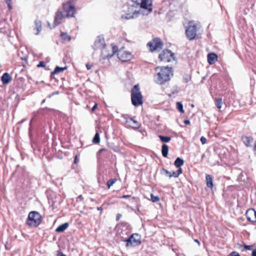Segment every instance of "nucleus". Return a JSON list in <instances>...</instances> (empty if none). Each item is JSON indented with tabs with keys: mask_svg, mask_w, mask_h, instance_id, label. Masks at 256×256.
I'll list each match as a JSON object with an SVG mask.
<instances>
[{
	"mask_svg": "<svg viewBox=\"0 0 256 256\" xmlns=\"http://www.w3.org/2000/svg\"><path fill=\"white\" fill-rule=\"evenodd\" d=\"M118 57L122 62H126L131 59L132 56L130 52L120 50L118 52Z\"/></svg>",
	"mask_w": 256,
	"mask_h": 256,
	"instance_id": "obj_11",
	"label": "nucleus"
},
{
	"mask_svg": "<svg viewBox=\"0 0 256 256\" xmlns=\"http://www.w3.org/2000/svg\"><path fill=\"white\" fill-rule=\"evenodd\" d=\"M194 241L197 242L198 244H200V242H198V240H195Z\"/></svg>",
	"mask_w": 256,
	"mask_h": 256,
	"instance_id": "obj_51",
	"label": "nucleus"
},
{
	"mask_svg": "<svg viewBox=\"0 0 256 256\" xmlns=\"http://www.w3.org/2000/svg\"><path fill=\"white\" fill-rule=\"evenodd\" d=\"M156 72L155 82L160 84H162L170 80V77L173 76L172 67L158 66L156 68Z\"/></svg>",
	"mask_w": 256,
	"mask_h": 256,
	"instance_id": "obj_1",
	"label": "nucleus"
},
{
	"mask_svg": "<svg viewBox=\"0 0 256 256\" xmlns=\"http://www.w3.org/2000/svg\"><path fill=\"white\" fill-rule=\"evenodd\" d=\"M215 104L218 109L221 108L222 105V98H218L216 100Z\"/></svg>",
	"mask_w": 256,
	"mask_h": 256,
	"instance_id": "obj_29",
	"label": "nucleus"
},
{
	"mask_svg": "<svg viewBox=\"0 0 256 256\" xmlns=\"http://www.w3.org/2000/svg\"><path fill=\"white\" fill-rule=\"evenodd\" d=\"M153 0H142L140 4L141 14L143 15H148L150 14L152 10Z\"/></svg>",
	"mask_w": 256,
	"mask_h": 256,
	"instance_id": "obj_5",
	"label": "nucleus"
},
{
	"mask_svg": "<svg viewBox=\"0 0 256 256\" xmlns=\"http://www.w3.org/2000/svg\"><path fill=\"white\" fill-rule=\"evenodd\" d=\"M1 80L4 84H8L12 80V78L8 72H5L3 74L1 78Z\"/></svg>",
	"mask_w": 256,
	"mask_h": 256,
	"instance_id": "obj_17",
	"label": "nucleus"
},
{
	"mask_svg": "<svg viewBox=\"0 0 256 256\" xmlns=\"http://www.w3.org/2000/svg\"><path fill=\"white\" fill-rule=\"evenodd\" d=\"M242 142L246 146H250V144L252 142V138H251L250 137L244 136H242Z\"/></svg>",
	"mask_w": 256,
	"mask_h": 256,
	"instance_id": "obj_22",
	"label": "nucleus"
},
{
	"mask_svg": "<svg viewBox=\"0 0 256 256\" xmlns=\"http://www.w3.org/2000/svg\"><path fill=\"white\" fill-rule=\"evenodd\" d=\"M68 222H66L60 226H59L56 229V231L58 232H64L68 227Z\"/></svg>",
	"mask_w": 256,
	"mask_h": 256,
	"instance_id": "obj_19",
	"label": "nucleus"
},
{
	"mask_svg": "<svg viewBox=\"0 0 256 256\" xmlns=\"http://www.w3.org/2000/svg\"><path fill=\"white\" fill-rule=\"evenodd\" d=\"M176 107L178 110L182 112H184L183 105L180 102H176Z\"/></svg>",
	"mask_w": 256,
	"mask_h": 256,
	"instance_id": "obj_33",
	"label": "nucleus"
},
{
	"mask_svg": "<svg viewBox=\"0 0 256 256\" xmlns=\"http://www.w3.org/2000/svg\"><path fill=\"white\" fill-rule=\"evenodd\" d=\"M35 28L36 29V34H38L42 30L41 22L39 20L35 21Z\"/></svg>",
	"mask_w": 256,
	"mask_h": 256,
	"instance_id": "obj_25",
	"label": "nucleus"
},
{
	"mask_svg": "<svg viewBox=\"0 0 256 256\" xmlns=\"http://www.w3.org/2000/svg\"><path fill=\"white\" fill-rule=\"evenodd\" d=\"M92 65L90 64H86V68H87V70H90V69H91V68H92Z\"/></svg>",
	"mask_w": 256,
	"mask_h": 256,
	"instance_id": "obj_40",
	"label": "nucleus"
},
{
	"mask_svg": "<svg viewBox=\"0 0 256 256\" xmlns=\"http://www.w3.org/2000/svg\"><path fill=\"white\" fill-rule=\"evenodd\" d=\"M41 216L40 214L35 211L31 212L29 213L26 220L28 225L31 226H37L41 222Z\"/></svg>",
	"mask_w": 256,
	"mask_h": 256,
	"instance_id": "obj_4",
	"label": "nucleus"
},
{
	"mask_svg": "<svg viewBox=\"0 0 256 256\" xmlns=\"http://www.w3.org/2000/svg\"><path fill=\"white\" fill-rule=\"evenodd\" d=\"M10 0H6V2L8 4V6L9 7L10 9L12 8L11 6L10 3Z\"/></svg>",
	"mask_w": 256,
	"mask_h": 256,
	"instance_id": "obj_42",
	"label": "nucleus"
},
{
	"mask_svg": "<svg viewBox=\"0 0 256 256\" xmlns=\"http://www.w3.org/2000/svg\"><path fill=\"white\" fill-rule=\"evenodd\" d=\"M100 138L98 133L96 132L93 138L92 142L94 144H98L100 142Z\"/></svg>",
	"mask_w": 256,
	"mask_h": 256,
	"instance_id": "obj_31",
	"label": "nucleus"
},
{
	"mask_svg": "<svg viewBox=\"0 0 256 256\" xmlns=\"http://www.w3.org/2000/svg\"><path fill=\"white\" fill-rule=\"evenodd\" d=\"M182 172L181 168H179L176 171H173L172 172H170L171 178H178L182 173Z\"/></svg>",
	"mask_w": 256,
	"mask_h": 256,
	"instance_id": "obj_26",
	"label": "nucleus"
},
{
	"mask_svg": "<svg viewBox=\"0 0 256 256\" xmlns=\"http://www.w3.org/2000/svg\"><path fill=\"white\" fill-rule=\"evenodd\" d=\"M183 79L185 82H188L191 80V76L190 75L186 74L183 76Z\"/></svg>",
	"mask_w": 256,
	"mask_h": 256,
	"instance_id": "obj_35",
	"label": "nucleus"
},
{
	"mask_svg": "<svg viewBox=\"0 0 256 256\" xmlns=\"http://www.w3.org/2000/svg\"><path fill=\"white\" fill-rule=\"evenodd\" d=\"M218 60V56L214 53H210L208 55V62L210 64H214Z\"/></svg>",
	"mask_w": 256,
	"mask_h": 256,
	"instance_id": "obj_16",
	"label": "nucleus"
},
{
	"mask_svg": "<svg viewBox=\"0 0 256 256\" xmlns=\"http://www.w3.org/2000/svg\"><path fill=\"white\" fill-rule=\"evenodd\" d=\"M228 256H240V255L236 252H232Z\"/></svg>",
	"mask_w": 256,
	"mask_h": 256,
	"instance_id": "obj_36",
	"label": "nucleus"
},
{
	"mask_svg": "<svg viewBox=\"0 0 256 256\" xmlns=\"http://www.w3.org/2000/svg\"><path fill=\"white\" fill-rule=\"evenodd\" d=\"M130 196L129 195H123L122 196V198H128Z\"/></svg>",
	"mask_w": 256,
	"mask_h": 256,
	"instance_id": "obj_47",
	"label": "nucleus"
},
{
	"mask_svg": "<svg viewBox=\"0 0 256 256\" xmlns=\"http://www.w3.org/2000/svg\"><path fill=\"white\" fill-rule=\"evenodd\" d=\"M78 198H82V196H80L78 197Z\"/></svg>",
	"mask_w": 256,
	"mask_h": 256,
	"instance_id": "obj_56",
	"label": "nucleus"
},
{
	"mask_svg": "<svg viewBox=\"0 0 256 256\" xmlns=\"http://www.w3.org/2000/svg\"><path fill=\"white\" fill-rule=\"evenodd\" d=\"M104 150V148H102L99 150V152H102V151Z\"/></svg>",
	"mask_w": 256,
	"mask_h": 256,
	"instance_id": "obj_52",
	"label": "nucleus"
},
{
	"mask_svg": "<svg viewBox=\"0 0 256 256\" xmlns=\"http://www.w3.org/2000/svg\"><path fill=\"white\" fill-rule=\"evenodd\" d=\"M138 2V0H136V2Z\"/></svg>",
	"mask_w": 256,
	"mask_h": 256,
	"instance_id": "obj_57",
	"label": "nucleus"
},
{
	"mask_svg": "<svg viewBox=\"0 0 256 256\" xmlns=\"http://www.w3.org/2000/svg\"><path fill=\"white\" fill-rule=\"evenodd\" d=\"M158 136L163 142H168L171 140V138L170 136H165L162 135H159Z\"/></svg>",
	"mask_w": 256,
	"mask_h": 256,
	"instance_id": "obj_27",
	"label": "nucleus"
},
{
	"mask_svg": "<svg viewBox=\"0 0 256 256\" xmlns=\"http://www.w3.org/2000/svg\"><path fill=\"white\" fill-rule=\"evenodd\" d=\"M52 94H50L49 96V98H50Z\"/></svg>",
	"mask_w": 256,
	"mask_h": 256,
	"instance_id": "obj_55",
	"label": "nucleus"
},
{
	"mask_svg": "<svg viewBox=\"0 0 256 256\" xmlns=\"http://www.w3.org/2000/svg\"><path fill=\"white\" fill-rule=\"evenodd\" d=\"M38 67L40 68V67H45L46 65H45V63L42 61V62H39V64H38Z\"/></svg>",
	"mask_w": 256,
	"mask_h": 256,
	"instance_id": "obj_38",
	"label": "nucleus"
},
{
	"mask_svg": "<svg viewBox=\"0 0 256 256\" xmlns=\"http://www.w3.org/2000/svg\"><path fill=\"white\" fill-rule=\"evenodd\" d=\"M97 210H102V208L101 206H100V207H98V208H97Z\"/></svg>",
	"mask_w": 256,
	"mask_h": 256,
	"instance_id": "obj_50",
	"label": "nucleus"
},
{
	"mask_svg": "<svg viewBox=\"0 0 256 256\" xmlns=\"http://www.w3.org/2000/svg\"><path fill=\"white\" fill-rule=\"evenodd\" d=\"M150 198L151 200L154 202H156L160 200L159 197L154 196L152 194H150Z\"/></svg>",
	"mask_w": 256,
	"mask_h": 256,
	"instance_id": "obj_34",
	"label": "nucleus"
},
{
	"mask_svg": "<svg viewBox=\"0 0 256 256\" xmlns=\"http://www.w3.org/2000/svg\"><path fill=\"white\" fill-rule=\"evenodd\" d=\"M106 44L104 36H97L93 46L94 49H101L102 52L104 49L106 50Z\"/></svg>",
	"mask_w": 256,
	"mask_h": 256,
	"instance_id": "obj_9",
	"label": "nucleus"
},
{
	"mask_svg": "<svg viewBox=\"0 0 256 256\" xmlns=\"http://www.w3.org/2000/svg\"><path fill=\"white\" fill-rule=\"evenodd\" d=\"M63 12L66 17H74L76 12L74 6L68 2L63 5Z\"/></svg>",
	"mask_w": 256,
	"mask_h": 256,
	"instance_id": "obj_7",
	"label": "nucleus"
},
{
	"mask_svg": "<svg viewBox=\"0 0 256 256\" xmlns=\"http://www.w3.org/2000/svg\"><path fill=\"white\" fill-rule=\"evenodd\" d=\"M254 151L255 152V154H256V142H255V144H254Z\"/></svg>",
	"mask_w": 256,
	"mask_h": 256,
	"instance_id": "obj_49",
	"label": "nucleus"
},
{
	"mask_svg": "<svg viewBox=\"0 0 256 256\" xmlns=\"http://www.w3.org/2000/svg\"><path fill=\"white\" fill-rule=\"evenodd\" d=\"M184 164V161L182 159L180 158H177L174 161V164L176 167L180 168V166Z\"/></svg>",
	"mask_w": 256,
	"mask_h": 256,
	"instance_id": "obj_23",
	"label": "nucleus"
},
{
	"mask_svg": "<svg viewBox=\"0 0 256 256\" xmlns=\"http://www.w3.org/2000/svg\"><path fill=\"white\" fill-rule=\"evenodd\" d=\"M252 256H256V248L252 251Z\"/></svg>",
	"mask_w": 256,
	"mask_h": 256,
	"instance_id": "obj_45",
	"label": "nucleus"
},
{
	"mask_svg": "<svg viewBox=\"0 0 256 256\" xmlns=\"http://www.w3.org/2000/svg\"><path fill=\"white\" fill-rule=\"evenodd\" d=\"M141 13H142L141 10H138V12H135L132 14H125L122 15V18H124L126 20L132 19V18H134V15L137 16L138 14H141Z\"/></svg>",
	"mask_w": 256,
	"mask_h": 256,
	"instance_id": "obj_18",
	"label": "nucleus"
},
{
	"mask_svg": "<svg viewBox=\"0 0 256 256\" xmlns=\"http://www.w3.org/2000/svg\"><path fill=\"white\" fill-rule=\"evenodd\" d=\"M60 36L62 39L64 40V41L69 42L71 40L70 36L69 35H68L66 32H62Z\"/></svg>",
	"mask_w": 256,
	"mask_h": 256,
	"instance_id": "obj_28",
	"label": "nucleus"
},
{
	"mask_svg": "<svg viewBox=\"0 0 256 256\" xmlns=\"http://www.w3.org/2000/svg\"><path fill=\"white\" fill-rule=\"evenodd\" d=\"M200 140L202 144H205L206 142V139L204 136H202Z\"/></svg>",
	"mask_w": 256,
	"mask_h": 256,
	"instance_id": "obj_37",
	"label": "nucleus"
},
{
	"mask_svg": "<svg viewBox=\"0 0 256 256\" xmlns=\"http://www.w3.org/2000/svg\"><path fill=\"white\" fill-rule=\"evenodd\" d=\"M118 48L116 46H112V53H108L106 48L104 49L102 52V55L103 59L111 58L115 53L118 52Z\"/></svg>",
	"mask_w": 256,
	"mask_h": 256,
	"instance_id": "obj_12",
	"label": "nucleus"
},
{
	"mask_svg": "<svg viewBox=\"0 0 256 256\" xmlns=\"http://www.w3.org/2000/svg\"><path fill=\"white\" fill-rule=\"evenodd\" d=\"M66 69H67V66L60 67V66H56V67L54 70L52 72V74H57L58 73L62 72L63 71H64V70H66Z\"/></svg>",
	"mask_w": 256,
	"mask_h": 256,
	"instance_id": "obj_24",
	"label": "nucleus"
},
{
	"mask_svg": "<svg viewBox=\"0 0 256 256\" xmlns=\"http://www.w3.org/2000/svg\"><path fill=\"white\" fill-rule=\"evenodd\" d=\"M126 124L132 128H138L139 127L138 122L132 119V118H128L126 120Z\"/></svg>",
	"mask_w": 256,
	"mask_h": 256,
	"instance_id": "obj_15",
	"label": "nucleus"
},
{
	"mask_svg": "<svg viewBox=\"0 0 256 256\" xmlns=\"http://www.w3.org/2000/svg\"><path fill=\"white\" fill-rule=\"evenodd\" d=\"M122 216V215L120 214H118L116 218V220H118L120 217Z\"/></svg>",
	"mask_w": 256,
	"mask_h": 256,
	"instance_id": "obj_46",
	"label": "nucleus"
},
{
	"mask_svg": "<svg viewBox=\"0 0 256 256\" xmlns=\"http://www.w3.org/2000/svg\"><path fill=\"white\" fill-rule=\"evenodd\" d=\"M206 186L210 188L213 187L212 178L210 175L208 174L206 178Z\"/></svg>",
	"mask_w": 256,
	"mask_h": 256,
	"instance_id": "obj_20",
	"label": "nucleus"
},
{
	"mask_svg": "<svg viewBox=\"0 0 256 256\" xmlns=\"http://www.w3.org/2000/svg\"><path fill=\"white\" fill-rule=\"evenodd\" d=\"M97 108V104H94V106L92 107V112H94L95 110Z\"/></svg>",
	"mask_w": 256,
	"mask_h": 256,
	"instance_id": "obj_43",
	"label": "nucleus"
},
{
	"mask_svg": "<svg viewBox=\"0 0 256 256\" xmlns=\"http://www.w3.org/2000/svg\"><path fill=\"white\" fill-rule=\"evenodd\" d=\"M147 46L150 48V51L160 50L162 48V43L160 38L154 39L148 43Z\"/></svg>",
	"mask_w": 256,
	"mask_h": 256,
	"instance_id": "obj_8",
	"label": "nucleus"
},
{
	"mask_svg": "<svg viewBox=\"0 0 256 256\" xmlns=\"http://www.w3.org/2000/svg\"><path fill=\"white\" fill-rule=\"evenodd\" d=\"M117 180L116 178L110 179L107 182V186L108 188H110L116 182Z\"/></svg>",
	"mask_w": 256,
	"mask_h": 256,
	"instance_id": "obj_32",
	"label": "nucleus"
},
{
	"mask_svg": "<svg viewBox=\"0 0 256 256\" xmlns=\"http://www.w3.org/2000/svg\"><path fill=\"white\" fill-rule=\"evenodd\" d=\"M174 54L170 50H164L159 55V58L162 62H168L174 58Z\"/></svg>",
	"mask_w": 256,
	"mask_h": 256,
	"instance_id": "obj_10",
	"label": "nucleus"
},
{
	"mask_svg": "<svg viewBox=\"0 0 256 256\" xmlns=\"http://www.w3.org/2000/svg\"><path fill=\"white\" fill-rule=\"evenodd\" d=\"M131 100L132 104L138 106L142 104V96L140 90L138 85H135L131 91Z\"/></svg>",
	"mask_w": 256,
	"mask_h": 256,
	"instance_id": "obj_2",
	"label": "nucleus"
},
{
	"mask_svg": "<svg viewBox=\"0 0 256 256\" xmlns=\"http://www.w3.org/2000/svg\"><path fill=\"white\" fill-rule=\"evenodd\" d=\"M247 220L252 222H256V212L252 208L248 209L246 214Z\"/></svg>",
	"mask_w": 256,
	"mask_h": 256,
	"instance_id": "obj_13",
	"label": "nucleus"
},
{
	"mask_svg": "<svg viewBox=\"0 0 256 256\" xmlns=\"http://www.w3.org/2000/svg\"><path fill=\"white\" fill-rule=\"evenodd\" d=\"M57 256H66V255L64 254L62 252H58Z\"/></svg>",
	"mask_w": 256,
	"mask_h": 256,
	"instance_id": "obj_41",
	"label": "nucleus"
},
{
	"mask_svg": "<svg viewBox=\"0 0 256 256\" xmlns=\"http://www.w3.org/2000/svg\"><path fill=\"white\" fill-rule=\"evenodd\" d=\"M199 23L190 22L186 30V34L187 38L191 40L195 38L196 36L197 30L200 28Z\"/></svg>",
	"mask_w": 256,
	"mask_h": 256,
	"instance_id": "obj_3",
	"label": "nucleus"
},
{
	"mask_svg": "<svg viewBox=\"0 0 256 256\" xmlns=\"http://www.w3.org/2000/svg\"><path fill=\"white\" fill-rule=\"evenodd\" d=\"M168 146L166 144H164L162 147V156L164 158H166L168 156Z\"/></svg>",
	"mask_w": 256,
	"mask_h": 256,
	"instance_id": "obj_21",
	"label": "nucleus"
},
{
	"mask_svg": "<svg viewBox=\"0 0 256 256\" xmlns=\"http://www.w3.org/2000/svg\"><path fill=\"white\" fill-rule=\"evenodd\" d=\"M124 241L126 242V246H135L140 243V236L137 234H132L128 238Z\"/></svg>",
	"mask_w": 256,
	"mask_h": 256,
	"instance_id": "obj_6",
	"label": "nucleus"
},
{
	"mask_svg": "<svg viewBox=\"0 0 256 256\" xmlns=\"http://www.w3.org/2000/svg\"><path fill=\"white\" fill-rule=\"evenodd\" d=\"M77 160H78V156H76L75 157L74 160V162L75 164H76L77 162Z\"/></svg>",
	"mask_w": 256,
	"mask_h": 256,
	"instance_id": "obj_48",
	"label": "nucleus"
},
{
	"mask_svg": "<svg viewBox=\"0 0 256 256\" xmlns=\"http://www.w3.org/2000/svg\"><path fill=\"white\" fill-rule=\"evenodd\" d=\"M134 2H136V0H132Z\"/></svg>",
	"mask_w": 256,
	"mask_h": 256,
	"instance_id": "obj_53",
	"label": "nucleus"
},
{
	"mask_svg": "<svg viewBox=\"0 0 256 256\" xmlns=\"http://www.w3.org/2000/svg\"><path fill=\"white\" fill-rule=\"evenodd\" d=\"M45 101H46V100H45V99L43 100H42V103H44V102H45Z\"/></svg>",
	"mask_w": 256,
	"mask_h": 256,
	"instance_id": "obj_54",
	"label": "nucleus"
},
{
	"mask_svg": "<svg viewBox=\"0 0 256 256\" xmlns=\"http://www.w3.org/2000/svg\"><path fill=\"white\" fill-rule=\"evenodd\" d=\"M170 172H168L167 170L164 168H162L160 170V173L162 174L165 175L169 178H171Z\"/></svg>",
	"mask_w": 256,
	"mask_h": 256,
	"instance_id": "obj_30",
	"label": "nucleus"
},
{
	"mask_svg": "<svg viewBox=\"0 0 256 256\" xmlns=\"http://www.w3.org/2000/svg\"><path fill=\"white\" fill-rule=\"evenodd\" d=\"M244 246L246 250H250L251 246H247L246 244H244Z\"/></svg>",
	"mask_w": 256,
	"mask_h": 256,
	"instance_id": "obj_39",
	"label": "nucleus"
},
{
	"mask_svg": "<svg viewBox=\"0 0 256 256\" xmlns=\"http://www.w3.org/2000/svg\"><path fill=\"white\" fill-rule=\"evenodd\" d=\"M66 17L63 12L58 11L56 13V15L54 18V24L55 25H58L61 24L64 18Z\"/></svg>",
	"mask_w": 256,
	"mask_h": 256,
	"instance_id": "obj_14",
	"label": "nucleus"
},
{
	"mask_svg": "<svg viewBox=\"0 0 256 256\" xmlns=\"http://www.w3.org/2000/svg\"><path fill=\"white\" fill-rule=\"evenodd\" d=\"M184 122L186 124H190V121L189 120H184Z\"/></svg>",
	"mask_w": 256,
	"mask_h": 256,
	"instance_id": "obj_44",
	"label": "nucleus"
}]
</instances>
